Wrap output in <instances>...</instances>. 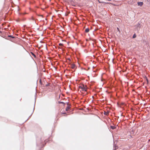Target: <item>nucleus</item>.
Returning <instances> with one entry per match:
<instances>
[{
	"label": "nucleus",
	"mask_w": 150,
	"mask_h": 150,
	"mask_svg": "<svg viewBox=\"0 0 150 150\" xmlns=\"http://www.w3.org/2000/svg\"><path fill=\"white\" fill-rule=\"evenodd\" d=\"M136 37V35H135V34L133 36V38H135V37Z\"/></svg>",
	"instance_id": "obj_14"
},
{
	"label": "nucleus",
	"mask_w": 150,
	"mask_h": 150,
	"mask_svg": "<svg viewBox=\"0 0 150 150\" xmlns=\"http://www.w3.org/2000/svg\"><path fill=\"white\" fill-rule=\"evenodd\" d=\"M70 107L69 106H67L66 109V110L67 111H68L70 109Z\"/></svg>",
	"instance_id": "obj_7"
},
{
	"label": "nucleus",
	"mask_w": 150,
	"mask_h": 150,
	"mask_svg": "<svg viewBox=\"0 0 150 150\" xmlns=\"http://www.w3.org/2000/svg\"><path fill=\"white\" fill-rule=\"evenodd\" d=\"M45 20H47V16H46L45 18Z\"/></svg>",
	"instance_id": "obj_18"
},
{
	"label": "nucleus",
	"mask_w": 150,
	"mask_h": 150,
	"mask_svg": "<svg viewBox=\"0 0 150 150\" xmlns=\"http://www.w3.org/2000/svg\"><path fill=\"white\" fill-rule=\"evenodd\" d=\"M45 86H47V84H46V85H45Z\"/></svg>",
	"instance_id": "obj_22"
},
{
	"label": "nucleus",
	"mask_w": 150,
	"mask_h": 150,
	"mask_svg": "<svg viewBox=\"0 0 150 150\" xmlns=\"http://www.w3.org/2000/svg\"><path fill=\"white\" fill-rule=\"evenodd\" d=\"M44 142H45V144L46 143V142H47L46 141V140H45L44 141Z\"/></svg>",
	"instance_id": "obj_17"
},
{
	"label": "nucleus",
	"mask_w": 150,
	"mask_h": 150,
	"mask_svg": "<svg viewBox=\"0 0 150 150\" xmlns=\"http://www.w3.org/2000/svg\"><path fill=\"white\" fill-rule=\"evenodd\" d=\"M41 80H40V82H41Z\"/></svg>",
	"instance_id": "obj_23"
},
{
	"label": "nucleus",
	"mask_w": 150,
	"mask_h": 150,
	"mask_svg": "<svg viewBox=\"0 0 150 150\" xmlns=\"http://www.w3.org/2000/svg\"><path fill=\"white\" fill-rule=\"evenodd\" d=\"M31 54L33 55L35 57H36L35 55L32 52H31Z\"/></svg>",
	"instance_id": "obj_12"
},
{
	"label": "nucleus",
	"mask_w": 150,
	"mask_h": 150,
	"mask_svg": "<svg viewBox=\"0 0 150 150\" xmlns=\"http://www.w3.org/2000/svg\"><path fill=\"white\" fill-rule=\"evenodd\" d=\"M41 16L42 17H43V15H41Z\"/></svg>",
	"instance_id": "obj_21"
},
{
	"label": "nucleus",
	"mask_w": 150,
	"mask_h": 150,
	"mask_svg": "<svg viewBox=\"0 0 150 150\" xmlns=\"http://www.w3.org/2000/svg\"><path fill=\"white\" fill-rule=\"evenodd\" d=\"M79 87L80 89H81V91H87V88L84 84H81L79 86Z\"/></svg>",
	"instance_id": "obj_3"
},
{
	"label": "nucleus",
	"mask_w": 150,
	"mask_h": 150,
	"mask_svg": "<svg viewBox=\"0 0 150 150\" xmlns=\"http://www.w3.org/2000/svg\"><path fill=\"white\" fill-rule=\"evenodd\" d=\"M111 127L112 129H114L115 128V126H111Z\"/></svg>",
	"instance_id": "obj_9"
},
{
	"label": "nucleus",
	"mask_w": 150,
	"mask_h": 150,
	"mask_svg": "<svg viewBox=\"0 0 150 150\" xmlns=\"http://www.w3.org/2000/svg\"><path fill=\"white\" fill-rule=\"evenodd\" d=\"M51 44V43L50 42H49V44H48V45L49 46H50Z\"/></svg>",
	"instance_id": "obj_16"
},
{
	"label": "nucleus",
	"mask_w": 150,
	"mask_h": 150,
	"mask_svg": "<svg viewBox=\"0 0 150 150\" xmlns=\"http://www.w3.org/2000/svg\"><path fill=\"white\" fill-rule=\"evenodd\" d=\"M36 145L37 146H38L39 149L40 147L44 146L43 143H42V141L41 139L40 140L37 138L36 139Z\"/></svg>",
	"instance_id": "obj_1"
},
{
	"label": "nucleus",
	"mask_w": 150,
	"mask_h": 150,
	"mask_svg": "<svg viewBox=\"0 0 150 150\" xmlns=\"http://www.w3.org/2000/svg\"><path fill=\"white\" fill-rule=\"evenodd\" d=\"M117 29L119 31H120L119 29L118 28H117Z\"/></svg>",
	"instance_id": "obj_20"
},
{
	"label": "nucleus",
	"mask_w": 150,
	"mask_h": 150,
	"mask_svg": "<svg viewBox=\"0 0 150 150\" xmlns=\"http://www.w3.org/2000/svg\"><path fill=\"white\" fill-rule=\"evenodd\" d=\"M8 37H11L12 38H14V37L12 36L11 35H8Z\"/></svg>",
	"instance_id": "obj_10"
},
{
	"label": "nucleus",
	"mask_w": 150,
	"mask_h": 150,
	"mask_svg": "<svg viewBox=\"0 0 150 150\" xmlns=\"http://www.w3.org/2000/svg\"><path fill=\"white\" fill-rule=\"evenodd\" d=\"M89 28H87L85 29V31L86 33H88V32H89Z\"/></svg>",
	"instance_id": "obj_6"
},
{
	"label": "nucleus",
	"mask_w": 150,
	"mask_h": 150,
	"mask_svg": "<svg viewBox=\"0 0 150 150\" xmlns=\"http://www.w3.org/2000/svg\"><path fill=\"white\" fill-rule=\"evenodd\" d=\"M30 19L32 20L33 21H35V19L33 17H32Z\"/></svg>",
	"instance_id": "obj_13"
},
{
	"label": "nucleus",
	"mask_w": 150,
	"mask_h": 150,
	"mask_svg": "<svg viewBox=\"0 0 150 150\" xmlns=\"http://www.w3.org/2000/svg\"><path fill=\"white\" fill-rule=\"evenodd\" d=\"M104 114L106 115H108L109 114V113L108 112H105Z\"/></svg>",
	"instance_id": "obj_8"
},
{
	"label": "nucleus",
	"mask_w": 150,
	"mask_h": 150,
	"mask_svg": "<svg viewBox=\"0 0 150 150\" xmlns=\"http://www.w3.org/2000/svg\"><path fill=\"white\" fill-rule=\"evenodd\" d=\"M54 86L52 82L50 81L49 83L47 82V90L50 89L49 91L52 90L53 89Z\"/></svg>",
	"instance_id": "obj_2"
},
{
	"label": "nucleus",
	"mask_w": 150,
	"mask_h": 150,
	"mask_svg": "<svg viewBox=\"0 0 150 150\" xmlns=\"http://www.w3.org/2000/svg\"><path fill=\"white\" fill-rule=\"evenodd\" d=\"M59 46H62V45H63V44L62 43H60L59 44Z\"/></svg>",
	"instance_id": "obj_15"
},
{
	"label": "nucleus",
	"mask_w": 150,
	"mask_h": 150,
	"mask_svg": "<svg viewBox=\"0 0 150 150\" xmlns=\"http://www.w3.org/2000/svg\"><path fill=\"white\" fill-rule=\"evenodd\" d=\"M70 67L72 69H74L75 67V65L74 64H72L70 65Z\"/></svg>",
	"instance_id": "obj_4"
},
{
	"label": "nucleus",
	"mask_w": 150,
	"mask_h": 150,
	"mask_svg": "<svg viewBox=\"0 0 150 150\" xmlns=\"http://www.w3.org/2000/svg\"><path fill=\"white\" fill-rule=\"evenodd\" d=\"M35 104H34V107H33V110L32 111V113L31 115V116L32 115V114H33V112H34V108H35Z\"/></svg>",
	"instance_id": "obj_11"
},
{
	"label": "nucleus",
	"mask_w": 150,
	"mask_h": 150,
	"mask_svg": "<svg viewBox=\"0 0 150 150\" xmlns=\"http://www.w3.org/2000/svg\"><path fill=\"white\" fill-rule=\"evenodd\" d=\"M1 31H0V33H1Z\"/></svg>",
	"instance_id": "obj_24"
},
{
	"label": "nucleus",
	"mask_w": 150,
	"mask_h": 150,
	"mask_svg": "<svg viewBox=\"0 0 150 150\" xmlns=\"http://www.w3.org/2000/svg\"><path fill=\"white\" fill-rule=\"evenodd\" d=\"M137 4L138 6H142L143 5V2H139L137 3Z\"/></svg>",
	"instance_id": "obj_5"
},
{
	"label": "nucleus",
	"mask_w": 150,
	"mask_h": 150,
	"mask_svg": "<svg viewBox=\"0 0 150 150\" xmlns=\"http://www.w3.org/2000/svg\"><path fill=\"white\" fill-rule=\"evenodd\" d=\"M45 46H46V48L47 50V44H46Z\"/></svg>",
	"instance_id": "obj_19"
}]
</instances>
